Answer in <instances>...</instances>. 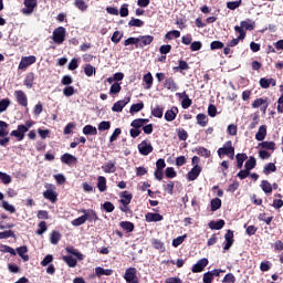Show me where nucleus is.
<instances>
[{
  "mask_svg": "<svg viewBox=\"0 0 283 283\" xmlns=\"http://www.w3.org/2000/svg\"><path fill=\"white\" fill-rule=\"evenodd\" d=\"M66 31L63 27H59L53 31L52 39L57 45H62L65 42Z\"/></svg>",
  "mask_w": 283,
  "mask_h": 283,
  "instance_id": "1",
  "label": "nucleus"
},
{
  "mask_svg": "<svg viewBox=\"0 0 283 283\" xmlns=\"http://www.w3.org/2000/svg\"><path fill=\"white\" fill-rule=\"evenodd\" d=\"M222 155L229 156V158H231V160H233V158L235 156V148H233V146H231V142H228L224 147L218 149V156L220 158H222Z\"/></svg>",
  "mask_w": 283,
  "mask_h": 283,
  "instance_id": "2",
  "label": "nucleus"
},
{
  "mask_svg": "<svg viewBox=\"0 0 283 283\" xmlns=\"http://www.w3.org/2000/svg\"><path fill=\"white\" fill-rule=\"evenodd\" d=\"M34 63H36V56H22L18 67L19 70H28V67H30V65H34Z\"/></svg>",
  "mask_w": 283,
  "mask_h": 283,
  "instance_id": "3",
  "label": "nucleus"
},
{
  "mask_svg": "<svg viewBox=\"0 0 283 283\" xmlns=\"http://www.w3.org/2000/svg\"><path fill=\"white\" fill-rule=\"evenodd\" d=\"M138 150L142 156H149L154 151V147L151 146V143L144 140L138 145Z\"/></svg>",
  "mask_w": 283,
  "mask_h": 283,
  "instance_id": "4",
  "label": "nucleus"
},
{
  "mask_svg": "<svg viewBox=\"0 0 283 283\" xmlns=\"http://www.w3.org/2000/svg\"><path fill=\"white\" fill-rule=\"evenodd\" d=\"M124 280H126L127 283H138V277L136 276V268L126 269Z\"/></svg>",
  "mask_w": 283,
  "mask_h": 283,
  "instance_id": "5",
  "label": "nucleus"
},
{
  "mask_svg": "<svg viewBox=\"0 0 283 283\" xmlns=\"http://www.w3.org/2000/svg\"><path fill=\"white\" fill-rule=\"evenodd\" d=\"M25 134H28V128L24 125H18V128L11 132V136L18 138V140H23Z\"/></svg>",
  "mask_w": 283,
  "mask_h": 283,
  "instance_id": "6",
  "label": "nucleus"
},
{
  "mask_svg": "<svg viewBox=\"0 0 283 283\" xmlns=\"http://www.w3.org/2000/svg\"><path fill=\"white\" fill-rule=\"evenodd\" d=\"M36 0H24V8L22 9L23 14H32L34 8H36Z\"/></svg>",
  "mask_w": 283,
  "mask_h": 283,
  "instance_id": "7",
  "label": "nucleus"
},
{
  "mask_svg": "<svg viewBox=\"0 0 283 283\" xmlns=\"http://www.w3.org/2000/svg\"><path fill=\"white\" fill-rule=\"evenodd\" d=\"M14 96L19 105H22V107H28V95H25L23 91H15Z\"/></svg>",
  "mask_w": 283,
  "mask_h": 283,
  "instance_id": "8",
  "label": "nucleus"
},
{
  "mask_svg": "<svg viewBox=\"0 0 283 283\" xmlns=\"http://www.w3.org/2000/svg\"><path fill=\"white\" fill-rule=\"evenodd\" d=\"M209 264L208 259H200L193 266H192V273H202L205 271V268Z\"/></svg>",
  "mask_w": 283,
  "mask_h": 283,
  "instance_id": "9",
  "label": "nucleus"
},
{
  "mask_svg": "<svg viewBox=\"0 0 283 283\" xmlns=\"http://www.w3.org/2000/svg\"><path fill=\"white\" fill-rule=\"evenodd\" d=\"M137 40H138L137 48H145V45H151V43H154L153 35H142L137 38Z\"/></svg>",
  "mask_w": 283,
  "mask_h": 283,
  "instance_id": "10",
  "label": "nucleus"
},
{
  "mask_svg": "<svg viewBox=\"0 0 283 283\" xmlns=\"http://www.w3.org/2000/svg\"><path fill=\"white\" fill-rule=\"evenodd\" d=\"M129 101H132L130 97H124L122 101H118L113 105L112 111L113 112H123L125 105H127L129 103Z\"/></svg>",
  "mask_w": 283,
  "mask_h": 283,
  "instance_id": "11",
  "label": "nucleus"
},
{
  "mask_svg": "<svg viewBox=\"0 0 283 283\" xmlns=\"http://www.w3.org/2000/svg\"><path fill=\"white\" fill-rule=\"evenodd\" d=\"M259 84L260 86L263 88V90H269V87H275L276 85V82H275V78H266V77H262L260 81H259Z\"/></svg>",
  "mask_w": 283,
  "mask_h": 283,
  "instance_id": "12",
  "label": "nucleus"
},
{
  "mask_svg": "<svg viewBox=\"0 0 283 283\" xmlns=\"http://www.w3.org/2000/svg\"><path fill=\"white\" fill-rule=\"evenodd\" d=\"M102 170L104 171V174H115V171H116V163H114L112 160L105 163L102 166Z\"/></svg>",
  "mask_w": 283,
  "mask_h": 283,
  "instance_id": "13",
  "label": "nucleus"
},
{
  "mask_svg": "<svg viewBox=\"0 0 283 283\" xmlns=\"http://www.w3.org/2000/svg\"><path fill=\"white\" fill-rule=\"evenodd\" d=\"M226 239V245H224V251H229L231 247H233V231L228 230V232L224 234Z\"/></svg>",
  "mask_w": 283,
  "mask_h": 283,
  "instance_id": "14",
  "label": "nucleus"
},
{
  "mask_svg": "<svg viewBox=\"0 0 283 283\" xmlns=\"http://www.w3.org/2000/svg\"><path fill=\"white\" fill-rule=\"evenodd\" d=\"M57 193L56 191H54V189L49 188L43 192V198H45L46 200H50V202H55L56 198H57Z\"/></svg>",
  "mask_w": 283,
  "mask_h": 283,
  "instance_id": "15",
  "label": "nucleus"
},
{
  "mask_svg": "<svg viewBox=\"0 0 283 283\" xmlns=\"http://www.w3.org/2000/svg\"><path fill=\"white\" fill-rule=\"evenodd\" d=\"M201 171H202V167L193 166V168L187 175L188 179L196 180L200 176Z\"/></svg>",
  "mask_w": 283,
  "mask_h": 283,
  "instance_id": "16",
  "label": "nucleus"
},
{
  "mask_svg": "<svg viewBox=\"0 0 283 283\" xmlns=\"http://www.w3.org/2000/svg\"><path fill=\"white\" fill-rule=\"evenodd\" d=\"M82 213H84V218H86L88 222H96V220H98V216H96L94 210H83Z\"/></svg>",
  "mask_w": 283,
  "mask_h": 283,
  "instance_id": "17",
  "label": "nucleus"
},
{
  "mask_svg": "<svg viewBox=\"0 0 283 283\" xmlns=\"http://www.w3.org/2000/svg\"><path fill=\"white\" fill-rule=\"evenodd\" d=\"M163 221V216L160 213L148 212L146 214V222H160Z\"/></svg>",
  "mask_w": 283,
  "mask_h": 283,
  "instance_id": "18",
  "label": "nucleus"
},
{
  "mask_svg": "<svg viewBox=\"0 0 283 283\" xmlns=\"http://www.w3.org/2000/svg\"><path fill=\"white\" fill-rule=\"evenodd\" d=\"M176 116H178V108L171 107L169 111L165 114V119L168 122L176 120Z\"/></svg>",
  "mask_w": 283,
  "mask_h": 283,
  "instance_id": "19",
  "label": "nucleus"
},
{
  "mask_svg": "<svg viewBox=\"0 0 283 283\" xmlns=\"http://www.w3.org/2000/svg\"><path fill=\"white\" fill-rule=\"evenodd\" d=\"M97 189L98 191H107V179L103 176H99L97 178Z\"/></svg>",
  "mask_w": 283,
  "mask_h": 283,
  "instance_id": "20",
  "label": "nucleus"
},
{
  "mask_svg": "<svg viewBox=\"0 0 283 283\" xmlns=\"http://www.w3.org/2000/svg\"><path fill=\"white\" fill-rule=\"evenodd\" d=\"M114 273V270L112 269H103L101 266L95 268V275L97 277H102V275H112Z\"/></svg>",
  "mask_w": 283,
  "mask_h": 283,
  "instance_id": "21",
  "label": "nucleus"
},
{
  "mask_svg": "<svg viewBox=\"0 0 283 283\" xmlns=\"http://www.w3.org/2000/svg\"><path fill=\"white\" fill-rule=\"evenodd\" d=\"M132 198H133L132 193L124 191L120 195L119 202H122V205H124V207H127V205H129V202H132Z\"/></svg>",
  "mask_w": 283,
  "mask_h": 283,
  "instance_id": "22",
  "label": "nucleus"
},
{
  "mask_svg": "<svg viewBox=\"0 0 283 283\" xmlns=\"http://www.w3.org/2000/svg\"><path fill=\"white\" fill-rule=\"evenodd\" d=\"M147 123H149V119L147 118H137L133 120L130 125L136 129H140V127H143L144 125H147Z\"/></svg>",
  "mask_w": 283,
  "mask_h": 283,
  "instance_id": "23",
  "label": "nucleus"
},
{
  "mask_svg": "<svg viewBox=\"0 0 283 283\" xmlns=\"http://www.w3.org/2000/svg\"><path fill=\"white\" fill-rule=\"evenodd\" d=\"M83 134L85 136H96V134H98V130L96 129V127H94L92 125H86L83 128Z\"/></svg>",
  "mask_w": 283,
  "mask_h": 283,
  "instance_id": "24",
  "label": "nucleus"
},
{
  "mask_svg": "<svg viewBox=\"0 0 283 283\" xmlns=\"http://www.w3.org/2000/svg\"><path fill=\"white\" fill-rule=\"evenodd\" d=\"M264 138H266V126L262 125L255 134V139L262 142Z\"/></svg>",
  "mask_w": 283,
  "mask_h": 283,
  "instance_id": "25",
  "label": "nucleus"
},
{
  "mask_svg": "<svg viewBox=\"0 0 283 283\" xmlns=\"http://www.w3.org/2000/svg\"><path fill=\"white\" fill-rule=\"evenodd\" d=\"M61 161L64 163V165H72V163H76V157H74V155L64 154L61 157Z\"/></svg>",
  "mask_w": 283,
  "mask_h": 283,
  "instance_id": "26",
  "label": "nucleus"
},
{
  "mask_svg": "<svg viewBox=\"0 0 283 283\" xmlns=\"http://www.w3.org/2000/svg\"><path fill=\"white\" fill-rule=\"evenodd\" d=\"M62 260L70 266V269H75L77 262L76 259H74L72 255H65L62 258Z\"/></svg>",
  "mask_w": 283,
  "mask_h": 283,
  "instance_id": "27",
  "label": "nucleus"
},
{
  "mask_svg": "<svg viewBox=\"0 0 283 283\" xmlns=\"http://www.w3.org/2000/svg\"><path fill=\"white\" fill-rule=\"evenodd\" d=\"M143 81L146 83V90H151V85H154V76L151 73L145 74Z\"/></svg>",
  "mask_w": 283,
  "mask_h": 283,
  "instance_id": "28",
  "label": "nucleus"
},
{
  "mask_svg": "<svg viewBox=\"0 0 283 283\" xmlns=\"http://www.w3.org/2000/svg\"><path fill=\"white\" fill-rule=\"evenodd\" d=\"M17 253L18 255H20V258H22L24 262H28V260H30V256L25 255V253H28V247L23 245L18 248Z\"/></svg>",
  "mask_w": 283,
  "mask_h": 283,
  "instance_id": "29",
  "label": "nucleus"
},
{
  "mask_svg": "<svg viewBox=\"0 0 283 283\" xmlns=\"http://www.w3.org/2000/svg\"><path fill=\"white\" fill-rule=\"evenodd\" d=\"M210 229L220 231L224 227V220L220 219L219 221H211L209 223Z\"/></svg>",
  "mask_w": 283,
  "mask_h": 283,
  "instance_id": "30",
  "label": "nucleus"
},
{
  "mask_svg": "<svg viewBox=\"0 0 283 283\" xmlns=\"http://www.w3.org/2000/svg\"><path fill=\"white\" fill-rule=\"evenodd\" d=\"M74 6L77 8V10H81V12H85L88 8L87 2L85 0H74Z\"/></svg>",
  "mask_w": 283,
  "mask_h": 283,
  "instance_id": "31",
  "label": "nucleus"
},
{
  "mask_svg": "<svg viewBox=\"0 0 283 283\" xmlns=\"http://www.w3.org/2000/svg\"><path fill=\"white\" fill-rule=\"evenodd\" d=\"M1 207L2 209H4V211H8L9 213H17V209L14 208V206H12L6 200L1 201Z\"/></svg>",
  "mask_w": 283,
  "mask_h": 283,
  "instance_id": "32",
  "label": "nucleus"
},
{
  "mask_svg": "<svg viewBox=\"0 0 283 283\" xmlns=\"http://www.w3.org/2000/svg\"><path fill=\"white\" fill-rule=\"evenodd\" d=\"M261 189L264 191V193H272L273 192V186H271V182L266 180L261 181Z\"/></svg>",
  "mask_w": 283,
  "mask_h": 283,
  "instance_id": "33",
  "label": "nucleus"
},
{
  "mask_svg": "<svg viewBox=\"0 0 283 283\" xmlns=\"http://www.w3.org/2000/svg\"><path fill=\"white\" fill-rule=\"evenodd\" d=\"M164 86L166 87V90H170L171 92H176V90H178V86L176 85L174 78L166 80Z\"/></svg>",
  "mask_w": 283,
  "mask_h": 283,
  "instance_id": "34",
  "label": "nucleus"
},
{
  "mask_svg": "<svg viewBox=\"0 0 283 283\" xmlns=\"http://www.w3.org/2000/svg\"><path fill=\"white\" fill-rule=\"evenodd\" d=\"M196 153L198 154V156H202L203 158H209L211 156V150L205 147L196 148Z\"/></svg>",
  "mask_w": 283,
  "mask_h": 283,
  "instance_id": "35",
  "label": "nucleus"
},
{
  "mask_svg": "<svg viewBox=\"0 0 283 283\" xmlns=\"http://www.w3.org/2000/svg\"><path fill=\"white\" fill-rule=\"evenodd\" d=\"M210 205H211V211H218V209L222 207V200H220L219 198H214L211 200Z\"/></svg>",
  "mask_w": 283,
  "mask_h": 283,
  "instance_id": "36",
  "label": "nucleus"
},
{
  "mask_svg": "<svg viewBox=\"0 0 283 283\" xmlns=\"http://www.w3.org/2000/svg\"><path fill=\"white\" fill-rule=\"evenodd\" d=\"M128 25L130 28H143V25H145V22H143V20L140 19H132L129 22H128Z\"/></svg>",
  "mask_w": 283,
  "mask_h": 283,
  "instance_id": "37",
  "label": "nucleus"
},
{
  "mask_svg": "<svg viewBox=\"0 0 283 283\" xmlns=\"http://www.w3.org/2000/svg\"><path fill=\"white\" fill-rule=\"evenodd\" d=\"M34 83V74H29L27 75L25 80H24V85L25 87H28V90H32V85Z\"/></svg>",
  "mask_w": 283,
  "mask_h": 283,
  "instance_id": "38",
  "label": "nucleus"
},
{
  "mask_svg": "<svg viewBox=\"0 0 283 283\" xmlns=\"http://www.w3.org/2000/svg\"><path fill=\"white\" fill-rule=\"evenodd\" d=\"M120 227L128 233H132V231H134V223H132L129 221H122Z\"/></svg>",
  "mask_w": 283,
  "mask_h": 283,
  "instance_id": "39",
  "label": "nucleus"
},
{
  "mask_svg": "<svg viewBox=\"0 0 283 283\" xmlns=\"http://www.w3.org/2000/svg\"><path fill=\"white\" fill-rule=\"evenodd\" d=\"M247 158H248L247 154L237 155V161H238L237 167L239 169H242V165H244V161L247 160Z\"/></svg>",
  "mask_w": 283,
  "mask_h": 283,
  "instance_id": "40",
  "label": "nucleus"
},
{
  "mask_svg": "<svg viewBox=\"0 0 283 283\" xmlns=\"http://www.w3.org/2000/svg\"><path fill=\"white\" fill-rule=\"evenodd\" d=\"M259 147H262V149H270L271 151L275 150V144L273 142H262L259 144Z\"/></svg>",
  "mask_w": 283,
  "mask_h": 283,
  "instance_id": "41",
  "label": "nucleus"
},
{
  "mask_svg": "<svg viewBox=\"0 0 283 283\" xmlns=\"http://www.w3.org/2000/svg\"><path fill=\"white\" fill-rule=\"evenodd\" d=\"M65 251L67 253H71V255H74L75 258H77V260H83V254L78 252V250L74 248H66Z\"/></svg>",
  "mask_w": 283,
  "mask_h": 283,
  "instance_id": "42",
  "label": "nucleus"
},
{
  "mask_svg": "<svg viewBox=\"0 0 283 283\" xmlns=\"http://www.w3.org/2000/svg\"><path fill=\"white\" fill-rule=\"evenodd\" d=\"M0 251H1V253H10L11 255H17V250L10 248L9 245L1 244L0 245Z\"/></svg>",
  "mask_w": 283,
  "mask_h": 283,
  "instance_id": "43",
  "label": "nucleus"
},
{
  "mask_svg": "<svg viewBox=\"0 0 283 283\" xmlns=\"http://www.w3.org/2000/svg\"><path fill=\"white\" fill-rule=\"evenodd\" d=\"M143 107H145V104L143 102L137 103V104H134L130 106L129 112H130V114H136V113L140 112V109H143Z\"/></svg>",
  "mask_w": 283,
  "mask_h": 283,
  "instance_id": "44",
  "label": "nucleus"
},
{
  "mask_svg": "<svg viewBox=\"0 0 283 283\" xmlns=\"http://www.w3.org/2000/svg\"><path fill=\"white\" fill-rule=\"evenodd\" d=\"M0 180L3 185H10L12 182V177L6 172L0 171Z\"/></svg>",
  "mask_w": 283,
  "mask_h": 283,
  "instance_id": "45",
  "label": "nucleus"
},
{
  "mask_svg": "<svg viewBox=\"0 0 283 283\" xmlns=\"http://www.w3.org/2000/svg\"><path fill=\"white\" fill-rule=\"evenodd\" d=\"M240 6H242V0L227 2V8L229 10H237Z\"/></svg>",
  "mask_w": 283,
  "mask_h": 283,
  "instance_id": "46",
  "label": "nucleus"
},
{
  "mask_svg": "<svg viewBox=\"0 0 283 283\" xmlns=\"http://www.w3.org/2000/svg\"><path fill=\"white\" fill-rule=\"evenodd\" d=\"M86 221V218H85V214L77 218V219H74L73 221H71V224L73 227H81V224H85Z\"/></svg>",
  "mask_w": 283,
  "mask_h": 283,
  "instance_id": "47",
  "label": "nucleus"
},
{
  "mask_svg": "<svg viewBox=\"0 0 283 283\" xmlns=\"http://www.w3.org/2000/svg\"><path fill=\"white\" fill-rule=\"evenodd\" d=\"M166 39H168L169 41H171V39H180V31H169L168 33H166Z\"/></svg>",
  "mask_w": 283,
  "mask_h": 283,
  "instance_id": "48",
  "label": "nucleus"
},
{
  "mask_svg": "<svg viewBox=\"0 0 283 283\" xmlns=\"http://www.w3.org/2000/svg\"><path fill=\"white\" fill-rule=\"evenodd\" d=\"M45 231H48V223H45V221H41L39 223V229L36 230V234L43 235V233H45Z\"/></svg>",
  "mask_w": 283,
  "mask_h": 283,
  "instance_id": "49",
  "label": "nucleus"
},
{
  "mask_svg": "<svg viewBox=\"0 0 283 283\" xmlns=\"http://www.w3.org/2000/svg\"><path fill=\"white\" fill-rule=\"evenodd\" d=\"M197 122H198V125H200L201 127H207V115L205 114L197 115Z\"/></svg>",
  "mask_w": 283,
  "mask_h": 283,
  "instance_id": "50",
  "label": "nucleus"
},
{
  "mask_svg": "<svg viewBox=\"0 0 283 283\" xmlns=\"http://www.w3.org/2000/svg\"><path fill=\"white\" fill-rule=\"evenodd\" d=\"M51 244H59V240H61V233H59L57 231H53L51 233Z\"/></svg>",
  "mask_w": 283,
  "mask_h": 283,
  "instance_id": "51",
  "label": "nucleus"
},
{
  "mask_svg": "<svg viewBox=\"0 0 283 283\" xmlns=\"http://www.w3.org/2000/svg\"><path fill=\"white\" fill-rule=\"evenodd\" d=\"M245 169L248 171H251V169L255 168V157H250V159L244 165Z\"/></svg>",
  "mask_w": 283,
  "mask_h": 283,
  "instance_id": "52",
  "label": "nucleus"
},
{
  "mask_svg": "<svg viewBox=\"0 0 283 283\" xmlns=\"http://www.w3.org/2000/svg\"><path fill=\"white\" fill-rule=\"evenodd\" d=\"M8 107H10V99L4 98L0 101V114H2V112H6V109H8Z\"/></svg>",
  "mask_w": 283,
  "mask_h": 283,
  "instance_id": "53",
  "label": "nucleus"
},
{
  "mask_svg": "<svg viewBox=\"0 0 283 283\" xmlns=\"http://www.w3.org/2000/svg\"><path fill=\"white\" fill-rule=\"evenodd\" d=\"M109 127H112V123L109 122H101L97 126V129L99 132H107V129H109Z\"/></svg>",
  "mask_w": 283,
  "mask_h": 283,
  "instance_id": "54",
  "label": "nucleus"
},
{
  "mask_svg": "<svg viewBox=\"0 0 283 283\" xmlns=\"http://www.w3.org/2000/svg\"><path fill=\"white\" fill-rule=\"evenodd\" d=\"M122 39H123V33H120L119 31H115L111 38V41H113V43H120Z\"/></svg>",
  "mask_w": 283,
  "mask_h": 283,
  "instance_id": "55",
  "label": "nucleus"
},
{
  "mask_svg": "<svg viewBox=\"0 0 283 283\" xmlns=\"http://www.w3.org/2000/svg\"><path fill=\"white\" fill-rule=\"evenodd\" d=\"M153 247L158 249V251H165V244L158 239L153 240Z\"/></svg>",
  "mask_w": 283,
  "mask_h": 283,
  "instance_id": "56",
  "label": "nucleus"
},
{
  "mask_svg": "<svg viewBox=\"0 0 283 283\" xmlns=\"http://www.w3.org/2000/svg\"><path fill=\"white\" fill-rule=\"evenodd\" d=\"M191 52H198V50H202V42L195 41L190 44Z\"/></svg>",
  "mask_w": 283,
  "mask_h": 283,
  "instance_id": "57",
  "label": "nucleus"
},
{
  "mask_svg": "<svg viewBox=\"0 0 283 283\" xmlns=\"http://www.w3.org/2000/svg\"><path fill=\"white\" fill-rule=\"evenodd\" d=\"M153 116H155V118H163V108L160 106H156L153 111H151Z\"/></svg>",
  "mask_w": 283,
  "mask_h": 283,
  "instance_id": "58",
  "label": "nucleus"
},
{
  "mask_svg": "<svg viewBox=\"0 0 283 283\" xmlns=\"http://www.w3.org/2000/svg\"><path fill=\"white\" fill-rule=\"evenodd\" d=\"M222 48H224V43L220 41H213L210 44V50H222Z\"/></svg>",
  "mask_w": 283,
  "mask_h": 283,
  "instance_id": "59",
  "label": "nucleus"
},
{
  "mask_svg": "<svg viewBox=\"0 0 283 283\" xmlns=\"http://www.w3.org/2000/svg\"><path fill=\"white\" fill-rule=\"evenodd\" d=\"M185 238H187V234L177 237L176 239L172 240V247H180L182 242H185Z\"/></svg>",
  "mask_w": 283,
  "mask_h": 283,
  "instance_id": "60",
  "label": "nucleus"
},
{
  "mask_svg": "<svg viewBox=\"0 0 283 283\" xmlns=\"http://www.w3.org/2000/svg\"><path fill=\"white\" fill-rule=\"evenodd\" d=\"M276 167H275V164H273V163H270L269 165H266L265 167H264V174H266V175H269V174H271V171H276Z\"/></svg>",
  "mask_w": 283,
  "mask_h": 283,
  "instance_id": "61",
  "label": "nucleus"
},
{
  "mask_svg": "<svg viewBox=\"0 0 283 283\" xmlns=\"http://www.w3.org/2000/svg\"><path fill=\"white\" fill-rule=\"evenodd\" d=\"M120 90H122L120 84L114 83L111 86L109 94H118L120 92Z\"/></svg>",
  "mask_w": 283,
  "mask_h": 283,
  "instance_id": "62",
  "label": "nucleus"
},
{
  "mask_svg": "<svg viewBox=\"0 0 283 283\" xmlns=\"http://www.w3.org/2000/svg\"><path fill=\"white\" fill-rule=\"evenodd\" d=\"M224 283H233L235 282V276L232 273H229L223 279Z\"/></svg>",
  "mask_w": 283,
  "mask_h": 283,
  "instance_id": "63",
  "label": "nucleus"
},
{
  "mask_svg": "<svg viewBox=\"0 0 283 283\" xmlns=\"http://www.w3.org/2000/svg\"><path fill=\"white\" fill-rule=\"evenodd\" d=\"M277 112H279V114H283V94L281 95V97L277 101Z\"/></svg>",
  "mask_w": 283,
  "mask_h": 283,
  "instance_id": "64",
  "label": "nucleus"
}]
</instances>
